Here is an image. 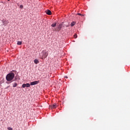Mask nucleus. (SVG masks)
Returning <instances> with one entry per match:
<instances>
[{"mask_svg":"<svg viewBox=\"0 0 130 130\" xmlns=\"http://www.w3.org/2000/svg\"><path fill=\"white\" fill-rule=\"evenodd\" d=\"M15 78V74L13 72L10 73L9 74H7L6 76V80L8 82V84H10L13 82V80Z\"/></svg>","mask_w":130,"mask_h":130,"instance_id":"obj_1","label":"nucleus"},{"mask_svg":"<svg viewBox=\"0 0 130 130\" xmlns=\"http://www.w3.org/2000/svg\"><path fill=\"white\" fill-rule=\"evenodd\" d=\"M42 58L43 59V58H46L48 55V52L46 51V50H43L42 52Z\"/></svg>","mask_w":130,"mask_h":130,"instance_id":"obj_2","label":"nucleus"},{"mask_svg":"<svg viewBox=\"0 0 130 130\" xmlns=\"http://www.w3.org/2000/svg\"><path fill=\"white\" fill-rule=\"evenodd\" d=\"M2 23H3V26H7V25L9 24V20L5 19L2 20Z\"/></svg>","mask_w":130,"mask_h":130,"instance_id":"obj_3","label":"nucleus"},{"mask_svg":"<svg viewBox=\"0 0 130 130\" xmlns=\"http://www.w3.org/2000/svg\"><path fill=\"white\" fill-rule=\"evenodd\" d=\"M37 84H39V81H36L30 82L31 86H34V85H37Z\"/></svg>","mask_w":130,"mask_h":130,"instance_id":"obj_4","label":"nucleus"},{"mask_svg":"<svg viewBox=\"0 0 130 130\" xmlns=\"http://www.w3.org/2000/svg\"><path fill=\"white\" fill-rule=\"evenodd\" d=\"M30 85L29 83H26V84H23L22 85V88H25L26 87V88H29L30 87Z\"/></svg>","mask_w":130,"mask_h":130,"instance_id":"obj_5","label":"nucleus"},{"mask_svg":"<svg viewBox=\"0 0 130 130\" xmlns=\"http://www.w3.org/2000/svg\"><path fill=\"white\" fill-rule=\"evenodd\" d=\"M61 28H62V24H59L57 28H56V31H57L58 32H59V31L61 30Z\"/></svg>","mask_w":130,"mask_h":130,"instance_id":"obj_6","label":"nucleus"},{"mask_svg":"<svg viewBox=\"0 0 130 130\" xmlns=\"http://www.w3.org/2000/svg\"><path fill=\"white\" fill-rule=\"evenodd\" d=\"M56 107H57V104H54V105H51L50 106V108H51L52 109H54L55 108H56Z\"/></svg>","mask_w":130,"mask_h":130,"instance_id":"obj_7","label":"nucleus"},{"mask_svg":"<svg viewBox=\"0 0 130 130\" xmlns=\"http://www.w3.org/2000/svg\"><path fill=\"white\" fill-rule=\"evenodd\" d=\"M46 13L47 15H49V16H50V15H51V11L49 10L46 11Z\"/></svg>","mask_w":130,"mask_h":130,"instance_id":"obj_8","label":"nucleus"},{"mask_svg":"<svg viewBox=\"0 0 130 130\" xmlns=\"http://www.w3.org/2000/svg\"><path fill=\"white\" fill-rule=\"evenodd\" d=\"M75 24H76V22H72V23L71 24V27H74V26H75Z\"/></svg>","mask_w":130,"mask_h":130,"instance_id":"obj_9","label":"nucleus"},{"mask_svg":"<svg viewBox=\"0 0 130 130\" xmlns=\"http://www.w3.org/2000/svg\"><path fill=\"white\" fill-rule=\"evenodd\" d=\"M34 62L35 63H36V64H37V63L39 62V61H38V60L36 59L35 60H34Z\"/></svg>","mask_w":130,"mask_h":130,"instance_id":"obj_10","label":"nucleus"},{"mask_svg":"<svg viewBox=\"0 0 130 130\" xmlns=\"http://www.w3.org/2000/svg\"><path fill=\"white\" fill-rule=\"evenodd\" d=\"M17 45H22V41H18Z\"/></svg>","mask_w":130,"mask_h":130,"instance_id":"obj_11","label":"nucleus"},{"mask_svg":"<svg viewBox=\"0 0 130 130\" xmlns=\"http://www.w3.org/2000/svg\"><path fill=\"white\" fill-rule=\"evenodd\" d=\"M56 26V23H53L51 24V27H55Z\"/></svg>","mask_w":130,"mask_h":130,"instance_id":"obj_12","label":"nucleus"},{"mask_svg":"<svg viewBox=\"0 0 130 130\" xmlns=\"http://www.w3.org/2000/svg\"><path fill=\"white\" fill-rule=\"evenodd\" d=\"M17 83H14V84H13V88H15V87H17Z\"/></svg>","mask_w":130,"mask_h":130,"instance_id":"obj_13","label":"nucleus"},{"mask_svg":"<svg viewBox=\"0 0 130 130\" xmlns=\"http://www.w3.org/2000/svg\"><path fill=\"white\" fill-rule=\"evenodd\" d=\"M77 15H78V16H81V17H83V16H84V15L81 14L80 13H78Z\"/></svg>","mask_w":130,"mask_h":130,"instance_id":"obj_14","label":"nucleus"},{"mask_svg":"<svg viewBox=\"0 0 130 130\" xmlns=\"http://www.w3.org/2000/svg\"><path fill=\"white\" fill-rule=\"evenodd\" d=\"M8 130H13V128L11 127H9L8 128H7Z\"/></svg>","mask_w":130,"mask_h":130,"instance_id":"obj_15","label":"nucleus"},{"mask_svg":"<svg viewBox=\"0 0 130 130\" xmlns=\"http://www.w3.org/2000/svg\"><path fill=\"white\" fill-rule=\"evenodd\" d=\"M77 37H78V36L77 35V34H75L74 35V38H77Z\"/></svg>","mask_w":130,"mask_h":130,"instance_id":"obj_16","label":"nucleus"},{"mask_svg":"<svg viewBox=\"0 0 130 130\" xmlns=\"http://www.w3.org/2000/svg\"><path fill=\"white\" fill-rule=\"evenodd\" d=\"M20 9H23V5H20Z\"/></svg>","mask_w":130,"mask_h":130,"instance_id":"obj_17","label":"nucleus"},{"mask_svg":"<svg viewBox=\"0 0 130 130\" xmlns=\"http://www.w3.org/2000/svg\"><path fill=\"white\" fill-rule=\"evenodd\" d=\"M65 78H66V79H68V76H65Z\"/></svg>","mask_w":130,"mask_h":130,"instance_id":"obj_18","label":"nucleus"},{"mask_svg":"<svg viewBox=\"0 0 130 130\" xmlns=\"http://www.w3.org/2000/svg\"><path fill=\"white\" fill-rule=\"evenodd\" d=\"M9 2H10V0H8Z\"/></svg>","mask_w":130,"mask_h":130,"instance_id":"obj_19","label":"nucleus"}]
</instances>
